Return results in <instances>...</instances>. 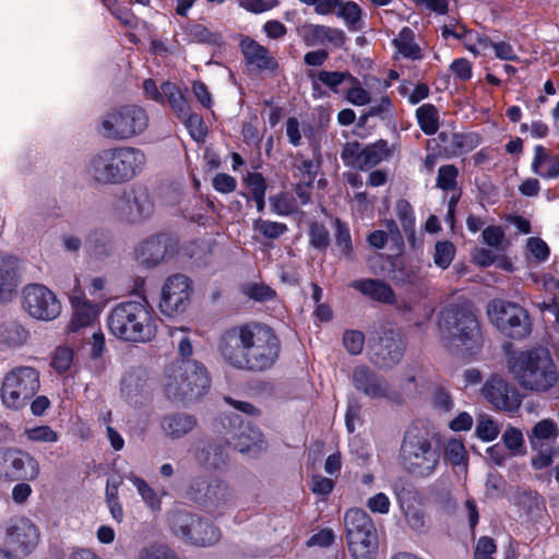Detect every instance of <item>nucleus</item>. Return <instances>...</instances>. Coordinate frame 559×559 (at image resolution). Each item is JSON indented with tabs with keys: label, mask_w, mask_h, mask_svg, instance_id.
<instances>
[{
	"label": "nucleus",
	"mask_w": 559,
	"mask_h": 559,
	"mask_svg": "<svg viewBox=\"0 0 559 559\" xmlns=\"http://www.w3.org/2000/svg\"><path fill=\"white\" fill-rule=\"evenodd\" d=\"M217 350L229 367L248 372H264L277 361L281 340L273 328L249 321L224 329L217 338Z\"/></svg>",
	"instance_id": "nucleus-1"
},
{
	"label": "nucleus",
	"mask_w": 559,
	"mask_h": 559,
	"mask_svg": "<svg viewBox=\"0 0 559 559\" xmlns=\"http://www.w3.org/2000/svg\"><path fill=\"white\" fill-rule=\"evenodd\" d=\"M508 371L523 390L537 395H559V368L548 349L534 347L513 354Z\"/></svg>",
	"instance_id": "nucleus-2"
},
{
	"label": "nucleus",
	"mask_w": 559,
	"mask_h": 559,
	"mask_svg": "<svg viewBox=\"0 0 559 559\" xmlns=\"http://www.w3.org/2000/svg\"><path fill=\"white\" fill-rule=\"evenodd\" d=\"M439 329L447 345L463 357H473L483 348L481 324L468 302L447 306L440 312Z\"/></svg>",
	"instance_id": "nucleus-3"
},
{
	"label": "nucleus",
	"mask_w": 559,
	"mask_h": 559,
	"mask_svg": "<svg viewBox=\"0 0 559 559\" xmlns=\"http://www.w3.org/2000/svg\"><path fill=\"white\" fill-rule=\"evenodd\" d=\"M157 317L143 300H128L117 304L107 319L110 333L117 338L131 343H148L157 334Z\"/></svg>",
	"instance_id": "nucleus-4"
},
{
	"label": "nucleus",
	"mask_w": 559,
	"mask_h": 559,
	"mask_svg": "<svg viewBox=\"0 0 559 559\" xmlns=\"http://www.w3.org/2000/svg\"><path fill=\"white\" fill-rule=\"evenodd\" d=\"M145 163L144 153L135 147L105 148L88 162L87 173L97 182L116 185L131 180Z\"/></svg>",
	"instance_id": "nucleus-5"
},
{
	"label": "nucleus",
	"mask_w": 559,
	"mask_h": 559,
	"mask_svg": "<svg viewBox=\"0 0 559 559\" xmlns=\"http://www.w3.org/2000/svg\"><path fill=\"white\" fill-rule=\"evenodd\" d=\"M206 368L195 360L171 364L165 373L163 388L167 399L182 402L201 396L210 388Z\"/></svg>",
	"instance_id": "nucleus-6"
},
{
	"label": "nucleus",
	"mask_w": 559,
	"mask_h": 559,
	"mask_svg": "<svg viewBox=\"0 0 559 559\" xmlns=\"http://www.w3.org/2000/svg\"><path fill=\"white\" fill-rule=\"evenodd\" d=\"M401 462L416 477H428L435 473L440 462V451L433 447L426 429L418 425L407 428L401 444Z\"/></svg>",
	"instance_id": "nucleus-7"
},
{
	"label": "nucleus",
	"mask_w": 559,
	"mask_h": 559,
	"mask_svg": "<svg viewBox=\"0 0 559 559\" xmlns=\"http://www.w3.org/2000/svg\"><path fill=\"white\" fill-rule=\"evenodd\" d=\"M150 126L146 109L138 104L109 108L99 118L98 134L109 141H127L143 134Z\"/></svg>",
	"instance_id": "nucleus-8"
},
{
	"label": "nucleus",
	"mask_w": 559,
	"mask_h": 559,
	"mask_svg": "<svg viewBox=\"0 0 559 559\" xmlns=\"http://www.w3.org/2000/svg\"><path fill=\"white\" fill-rule=\"evenodd\" d=\"M39 389V371L31 366H17L4 374L0 397L7 408L19 411L26 406Z\"/></svg>",
	"instance_id": "nucleus-9"
},
{
	"label": "nucleus",
	"mask_w": 559,
	"mask_h": 559,
	"mask_svg": "<svg viewBox=\"0 0 559 559\" xmlns=\"http://www.w3.org/2000/svg\"><path fill=\"white\" fill-rule=\"evenodd\" d=\"M488 317L501 333L512 340H524L532 332L530 313L519 304L492 300L488 305Z\"/></svg>",
	"instance_id": "nucleus-10"
},
{
	"label": "nucleus",
	"mask_w": 559,
	"mask_h": 559,
	"mask_svg": "<svg viewBox=\"0 0 559 559\" xmlns=\"http://www.w3.org/2000/svg\"><path fill=\"white\" fill-rule=\"evenodd\" d=\"M558 437L559 426L551 418L537 421L532 429L527 431L531 449L535 452L531 459L533 468L544 469L552 464Z\"/></svg>",
	"instance_id": "nucleus-11"
},
{
	"label": "nucleus",
	"mask_w": 559,
	"mask_h": 559,
	"mask_svg": "<svg viewBox=\"0 0 559 559\" xmlns=\"http://www.w3.org/2000/svg\"><path fill=\"white\" fill-rule=\"evenodd\" d=\"M485 400L496 409L514 415L523 402L519 389L500 374L490 376L481 388Z\"/></svg>",
	"instance_id": "nucleus-12"
},
{
	"label": "nucleus",
	"mask_w": 559,
	"mask_h": 559,
	"mask_svg": "<svg viewBox=\"0 0 559 559\" xmlns=\"http://www.w3.org/2000/svg\"><path fill=\"white\" fill-rule=\"evenodd\" d=\"M391 156L392 148L388 141L382 139L366 146L359 142H348L341 154L346 166L359 170L370 169Z\"/></svg>",
	"instance_id": "nucleus-13"
},
{
	"label": "nucleus",
	"mask_w": 559,
	"mask_h": 559,
	"mask_svg": "<svg viewBox=\"0 0 559 559\" xmlns=\"http://www.w3.org/2000/svg\"><path fill=\"white\" fill-rule=\"evenodd\" d=\"M39 463L20 449L0 451V478L9 480H34L39 475Z\"/></svg>",
	"instance_id": "nucleus-14"
},
{
	"label": "nucleus",
	"mask_w": 559,
	"mask_h": 559,
	"mask_svg": "<svg viewBox=\"0 0 559 559\" xmlns=\"http://www.w3.org/2000/svg\"><path fill=\"white\" fill-rule=\"evenodd\" d=\"M23 307L31 317L45 321L56 319L61 312V304L56 295L40 284L24 287Z\"/></svg>",
	"instance_id": "nucleus-15"
},
{
	"label": "nucleus",
	"mask_w": 559,
	"mask_h": 559,
	"mask_svg": "<svg viewBox=\"0 0 559 559\" xmlns=\"http://www.w3.org/2000/svg\"><path fill=\"white\" fill-rule=\"evenodd\" d=\"M192 294V283L183 274H175L167 278L162 289L160 311L168 317L183 312Z\"/></svg>",
	"instance_id": "nucleus-16"
},
{
	"label": "nucleus",
	"mask_w": 559,
	"mask_h": 559,
	"mask_svg": "<svg viewBox=\"0 0 559 559\" xmlns=\"http://www.w3.org/2000/svg\"><path fill=\"white\" fill-rule=\"evenodd\" d=\"M354 385L371 399H385L395 403L401 402V394L392 390L389 383L379 378L366 366L357 367L353 373Z\"/></svg>",
	"instance_id": "nucleus-17"
},
{
	"label": "nucleus",
	"mask_w": 559,
	"mask_h": 559,
	"mask_svg": "<svg viewBox=\"0 0 559 559\" xmlns=\"http://www.w3.org/2000/svg\"><path fill=\"white\" fill-rule=\"evenodd\" d=\"M121 219L136 223L153 214L154 205L146 189H133L121 198L116 205Z\"/></svg>",
	"instance_id": "nucleus-18"
},
{
	"label": "nucleus",
	"mask_w": 559,
	"mask_h": 559,
	"mask_svg": "<svg viewBox=\"0 0 559 559\" xmlns=\"http://www.w3.org/2000/svg\"><path fill=\"white\" fill-rule=\"evenodd\" d=\"M4 542L12 551L26 556L37 547L39 532L29 520L19 519L8 527Z\"/></svg>",
	"instance_id": "nucleus-19"
},
{
	"label": "nucleus",
	"mask_w": 559,
	"mask_h": 559,
	"mask_svg": "<svg viewBox=\"0 0 559 559\" xmlns=\"http://www.w3.org/2000/svg\"><path fill=\"white\" fill-rule=\"evenodd\" d=\"M404 344L399 333L385 331L373 347V362L381 368L396 365L404 355Z\"/></svg>",
	"instance_id": "nucleus-20"
},
{
	"label": "nucleus",
	"mask_w": 559,
	"mask_h": 559,
	"mask_svg": "<svg viewBox=\"0 0 559 559\" xmlns=\"http://www.w3.org/2000/svg\"><path fill=\"white\" fill-rule=\"evenodd\" d=\"M73 308L72 318L68 325L69 333H76L81 329L92 326L97 320L99 310L88 301L79 285H75L73 294L70 296Z\"/></svg>",
	"instance_id": "nucleus-21"
},
{
	"label": "nucleus",
	"mask_w": 559,
	"mask_h": 559,
	"mask_svg": "<svg viewBox=\"0 0 559 559\" xmlns=\"http://www.w3.org/2000/svg\"><path fill=\"white\" fill-rule=\"evenodd\" d=\"M175 532L176 534H181L192 545L200 547L211 546L219 537L218 530L213 524L192 516L186 525L175 527Z\"/></svg>",
	"instance_id": "nucleus-22"
},
{
	"label": "nucleus",
	"mask_w": 559,
	"mask_h": 559,
	"mask_svg": "<svg viewBox=\"0 0 559 559\" xmlns=\"http://www.w3.org/2000/svg\"><path fill=\"white\" fill-rule=\"evenodd\" d=\"M441 143V152L445 157H455L473 151L480 144V136L477 133H457L442 131L438 134Z\"/></svg>",
	"instance_id": "nucleus-23"
},
{
	"label": "nucleus",
	"mask_w": 559,
	"mask_h": 559,
	"mask_svg": "<svg viewBox=\"0 0 559 559\" xmlns=\"http://www.w3.org/2000/svg\"><path fill=\"white\" fill-rule=\"evenodd\" d=\"M240 49L245 61L260 71H275L278 68L277 60L270 55L269 49L257 40L245 37L240 41Z\"/></svg>",
	"instance_id": "nucleus-24"
},
{
	"label": "nucleus",
	"mask_w": 559,
	"mask_h": 559,
	"mask_svg": "<svg viewBox=\"0 0 559 559\" xmlns=\"http://www.w3.org/2000/svg\"><path fill=\"white\" fill-rule=\"evenodd\" d=\"M170 250H173L170 238L164 235L154 236L140 245L138 259L147 267L155 266L165 259Z\"/></svg>",
	"instance_id": "nucleus-25"
},
{
	"label": "nucleus",
	"mask_w": 559,
	"mask_h": 559,
	"mask_svg": "<svg viewBox=\"0 0 559 559\" xmlns=\"http://www.w3.org/2000/svg\"><path fill=\"white\" fill-rule=\"evenodd\" d=\"M28 338L29 331L20 320L12 317L0 319V350L22 347Z\"/></svg>",
	"instance_id": "nucleus-26"
},
{
	"label": "nucleus",
	"mask_w": 559,
	"mask_h": 559,
	"mask_svg": "<svg viewBox=\"0 0 559 559\" xmlns=\"http://www.w3.org/2000/svg\"><path fill=\"white\" fill-rule=\"evenodd\" d=\"M350 286L371 300L389 305L396 301L393 288L384 281L362 278L354 281Z\"/></svg>",
	"instance_id": "nucleus-27"
},
{
	"label": "nucleus",
	"mask_w": 559,
	"mask_h": 559,
	"mask_svg": "<svg viewBox=\"0 0 559 559\" xmlns=\"http://www.w3.org/2000/svg\"><path fill=\"white\" fill-rule=\"evenodd\" d=\"M532 171L543 179L559 177V155L552 154L549 148L538 144L534 147Z\"/></svg>",
	"instance_id": "nucleus-28"
},
{
	"label": "nucleus",
	"mask_w": 559,
	"mask_h": 559,
	"mask_svg": "<svg viewBox=\"0 0 559 559\" xmlns=\"http://www.w3.org/2000/svg\"><path fill=\"white\" fill-rule=\"evenodd\" d=\"M349 552L354 559H373L378 551V534L377 530L370 533H359L357 535L346 537Z\"/></svg>",
	"instance_id": "nucleus-29"
},
{
	"label": "nucleus",
	"mask_w": 559,
	"mask_h": 559,
	"mask_svg": "<svg viewBox=\"0 0 559 559\" xmlns=\"http://www.w3.org/2000/svg\"><path fill=\"white\" fill-rule=\"evenodd\" d=\"M197 426L194 416L186 413H171L160 420L163 432L171 439H180L191 432Z\"/></svg>",
	"instance_id": "nucleus-30"
},
{
	"label": "nucleus",
	"mask_w": 559,
	"mask_h": 559,
	"mask_svg": "<svg viewBox=\"0 0 559 559\" xmlns=\"http://www.w3.org/2000/svg\"><path fill=\"white\" fill-rule=\"evenodd\" d=\"M392 45L396 51L405 59L417 61L424 58V51L419 44L416 41L415 32L404 26L392 40Z\"/></svg>",
	"instance_id": "nucleus-31"
},
{
	"label": "nucleus",
	"mask_w": 559,
	"mask_h": 559,
	"mask_svg": "<svg viewBox=\"0 0 559 559\" xmlns=\"http://www.w3.org/2000/svg\"><path fill=\"white\" fill-rule=\"evenodd\" d=\"M234 449L241 453H260L266 449L263 433L258 428L246 427L237 437L230 441Z\"/></svg>",
	"instance_id": "nucleus-32"
},
{
	"label": "nucleus",
	"mask_w": 559,
	"mask_h": 559,
	"mask_svg": "<svg viewBox=\"0 0 559 559\" xmlns=\"http://www.w3.org/2000/svg\"><path fill=\"white\" fill-rule=\"evenodd\" d=\"M344 526L346 537L357 535L359 533H370L371 530H376L373 521L369 514L359 508H353L345 512Z\"/></svg>",
	"instance_id": "nucleus-33"
},
{
	"label": "nucleus",
	"mask_w": 559,
	"mask_h": 559,
	"mask_svg": "<svg viewBox=\"0 0 559 559\" xmlns=\"http://www.w3.org/2000/svg\"><path fill=\"white\" fill-rule=\"evenodd\" d=\"M160 95L162 97L159 103H168L178 117L187 116L190 109L188 102L180 88L175 83L164 82L160 85Z\"/></svg>",
	"instance_id": "nucleus-34"
},
{
	"label": "nucleus",
	"mask_w": 559,
	"mask_h": 559,
	"mask_svg": "<svg viewBox=\"0 0 559 559\" xmlns=\"http://www.w3.org/2000/svg\"><path fill=\"white\" fill-rule=\"evenodd\" d=\"M321 167L320 154L312 158H306L301 154H297L294 163L293 175L298 181H307L313 183Z\"/></svg>",
	"instance_id": "nucleus-35"
},
{
	"label": "nucleus",
	"mask_w": 559,
	"mask_h": 559,
	"mask_svg": "<svg viewBox=\"0 0 559 559\" xmlns=\"http://www.w3.org/2000/svg\"><path fill=\"white\" fill-rule=\"evenodd\" d=\"M308 78L311 80L313 88H317L318 82L329 87L333 93H338V87L344 82L349 81L352 73L348 71H308Z\"/></svg>",
	"instance_id": "nucleus-36"
},
{
	"label": "nucleus",
	"mask_w": 559,
	"mask_h": 559,
	"mask_svg": "<svg viewBox=\"0 0 559 559\" xmlns=\"http://www.w3.org/2000/svg\"><path fill=\"white\" fill-rule=\"evenodd\" d=\"M19 286L16 267L8 262L0 266V304H5L14 297Z\"/></svg>",
	"instance_id": "nucleus-37"
},
{
	"label": "nucleus",
	"mask_w": 559,
	"mask_h": 559,
	"mask_svg": "<svg viewBox=\"0 0 559 559\" xmlns=\"http://www.w3.org/2000/svg\"><path fill=\"white\" fill-rule=\"evenodd\" d=\"M415 116L420 130L427 135L437 133L440 127V116L438 108L432 104H423L419 106Z\"/></svg>",
	"instance_id": "nucleus-38"
},
{
	"label": "nucleus",
	"mask_w": 559,
	"mask_h": 559,
	"mask_svg": "<svg viewBox=\"0 0 559 559\" xmlns=\"http://www.w3.org/2000/svg\"><path fill=\"white\" fill-rule=\"evenodd\" d=\"M459 168L453 164L440 166L436 178V188L444 192L459 190Z\"/></svg>",
	"instance_id": "nucleus-39"
},
{
	"label": "nucleus",
	"mask_w": 559,
	"mask_h": 559,
	"mask_svg": "<svg viewBox=\"0 0 559 559\" xmlns=\"http://www.w3.org/2000/svg\"><path fill=\"white\" fill-rule=\"evenodd\" d=\"M405 521L411 530L424 534L428 531V519L425 508L420 504H408L404 510Z\"/></svg>",
	"instance_id": "nucleus-40"
},
{
	"label": "nucleus",
	"mask_w": 559,
	"mask_h": 559,
	"mask_svg": "<svg viewBox=\"0 0 559 559\" xmlns=\"http://www.w3.org/2000/svg\"><path fill=\"white\" fill-rule=\"evenodd\" d=\"M337 16L342 17L350 31H358L361 22V9L354 1L343 2L336 5Z\"/></svg>",
	"instance_id": "nucleus-41"
},
{
	"label": "nucleus",
	"mask_w": 559,
	"mask_h": 559,
	"mask_svg": "<svg viewBox=\"0 0 559 559\" xmlns=\"http://www.w3.org/2000/svg\"><path fill=\"white\" fill-rule=\"evenodd\" d=\"M269 201L272 212L280 216H289L298 211L297 201L290 193H277L270 197Z\"/></svg>",
	"instance_id": "nucleus-42"
},
{
	"label": "nucleus",
	"mask_w": 559,
	"mask_h": 559,
	"mask_svg": "<svg viewBox=\"0 0 559 559\" xmlns=\"http://www.w3.org/2000/svg\"><path fill=\"white\" fill-rule=\"evenodd\" d=\"M253 229L263 238L275 240L283 236L288 230V227L285 223L258 218L253 221Z\"/></svg>",
	"instance_id": "nucleus-43"
},
{
	"label": "nucleus",
	"mask_w": 559,
	"mask_h": 559,
	"mask_svg": "<svg viewBox=\"0 0 559 559\" xmlns=\"http://www.w3.org/2000/svg\"><path fill=\"white\" fill-rule=\"evenodd\" d=\"M348 84L350 85L345 94L346 99L354 106H365L370 104L371 94L362 87L358 78L352 74Z\"/></svg>",
	"instance_id": "nucleus-44"
},
{
	"label": "nucleus",
	"mask_w": 559,
	"mask_h": 559,
	"mask_svg": "<svg viewBox=\"0 0 559 559\" xmlns=\"http://www.w3.org/2000/svg\"><path fill=\"white\" fill-rule=\"evenodd\" d=\"M455 253V246L451 241H438L435 246L433 262L441 270H445L454 260Z\"/></svg>",
	"instance_id": "nucleus-45"
},
{
	"label": "nucleus",
	"mask_w": 559,
	"mask_h": 559,
	"mask_svg": "<svg viewBox=\"0 0 559 559\" xmlns=\"http://www.w3.org/2000/svg\"><path fill=\"white\" fill-rule=\"evenodd\" d=\"M309 243L319 250H325L330 245V234L328 228L319 222L309 223Z\"/></svg>",
	"instance_id": "nucleus-46"
},
{
	"label": "nucleus",
	"mask_w": 559,
	"mask_h": 559,
	"mask_svg": "<svg viewBox=\"0 0 559 559\" xmlns=\"http://www.w3.org/2000/svg\"><path fill=\"white\" fill-rule=\"evenodd\" d=\"M24 435L32 442L55 443L59 440L58 432L46 425L27 428Z\"/></svg>",
	"instance_id": "nucleus-47"
},
{
	"label": "nucleus",
	"mask_w": 559,
	"mask_h": 559,
	"mask_svg": "<svg viewBox=\"0 0 559 559\" xmlns=\"http://www.w3.org/2000/svg\"><path fill=\"white\" fill-rule=\"evenodd\" d=\"M396 215L405 234H414L415 215L408 201L402 199L396 202Z\"/></svg>",
	"instance_id": "nucleus-48"
},
{
	"label": "nucleus",
	"mask_w": 559,
	"mask_h": 559,
	"mask_svg": "<svg viewBox=\"0 0 559 559\" xmlns=\"http://www.w3.org/2000/svg\"><path fill=\"white\" fill-rule=\"evenodd\" d=\"M335 241L341 252L350 258L353 252L352 237L348 227L340 218H335Z\"/></svg>",
	"instance_id": "nucleus-49"
},
{
	"label": "nucleus",
	"mask_w": 559,
	"mask_h": 559,
	"mask_svg": "<svg viewBox=\"0 0 559 559\" xmlns=\"http://www.w3.org/2000/svg\"><path fill=\"white\" fill-rule=\"evenodd\" d=\"M132 483L138 489L139 493L145 501V503L153 510H158L160 508V499L153 488H151L147 483L140 477H132Z\"/></svg>",
	"instance_id": "nucleus-50"
},
{
	"label": "nucleus",
	"mask_w": 559,
	"mask_h": 559,
	"mask_svg": "<svg viewBox=\"0 0 559 559\" xmlns=\"http://www.w3.org/2000/svg\"><path fill=\"white\" fill-rule=\"evenodd\" d=\"M299 34L308 47L323 45L324 25L306 24L301 26Z\"/></svg>",
	"instance_id": "nucleus-51"
},
{
	"label": "nucleus",
	"mask_w": 559,
	"mask_h": 559,
	"mask_svg": "<svg viewBox=\"0 0 559 559\" xmlns=\"http://www.w3.org/2000/svg\"><path fill=\"white\" fill-rule=\"evenodd\" d=\"M205 497L212 502L225 503L233 498V492L225 483L216 480L207 486Z\"/></svg>",
	"instance_id": "nucleus-52"
},
{
	"label": "nucleus",
	"mask_w": 559,
	"mask_h": 559,
	"mask_svg": "<svg viewBox=\"0 0 559 559\" xmlns=\"http://www.w3.org/2000/svg\"><path fill=\"white\" fill-rule=\"evenodd\" d=\"M73 360V352L68 347H57L52 359L51 367L59 373H63L71 367Z\"/></svg>",
	"instance_id": "nucleus-53"
},
{
	"label": "nucleus",
	"mask_w": 559,
	"mask_h": 559,
	"mask_svg": "<svg viewBox=\"0 0 559 559\" xmlns=\"http://www.w3.org/2000/svg\"><path fill=\"white\" fill-rule=\"evenodd\" d=\"M445 459L453 465H461L466 460V450L462 441L450 440L444 450Z\"/></svg>",
	"instance_id": "nucleus-54"
},
{
	"label": "nucleus",
	"mask_w": 559,
	"mask_h": 559,
	"mask_svg": "<svg viewBox=\"0 0 559 559\" xmlns=\"http://www.w3.org/2000/svg\"><path fill=\"white\" fill-rule=\"evenodd\" d=\"M504 445L513 453H522L524 447L523 433L520 429L509 427L502 435Z\"/></svg>",
	"instance_id": "nucleus-55"
},
{
	"label": "nucleus",
	"mask_w": 559,
	"mask_h": 559,
	"mask_svg": "<svg viewBox=\"0 0 559 559\" xmlns=\"http://www.w3.org/2000/svg\"><path fill=\"white\" fill-rule=\"evenodd\" d=\"M343 343L348 353L352 355H358L364 348L365 335L362 332L356 330L345 331Z\"/></svg>",
	"instance_id": "nucleus-56"
},
{
	"label": "nucleus",
	"mask_w": 559,
	"mask_h": 559,
	"mask_svg": "<svg viewBox=\"0 0 559 559\" xmlns=\"http://www.w3.org/2000/svg\"><path fill=\"white\" fill-rule=\"evenodd\" d=\"M243 183L249 190L251 197L265 195L266 181L260 173H248L243 179Z\"/></svg>",
	"instance_id": "nucleus-57"
},
{
	"label": "nucleus",
	"mask_w": 559,
	"mask_h": 559,
	"mask_svg": "<svg viewBox=\"0 0 559 559\" xmlns=\"http://www.w3.org/2000/svg\"><path fill=\"white\" fill-rule=\"evenodd\" d=\"M499 432L500 430L498 424L491 418H484L479 420L476 427V435L483 441L495 440L498 437Z\"/></svg>",
	"instance_id": "nucleus-58"
},
{
	"label": "nucleus",
	"mask_w": 559,
	"mask_h": 559,
	"mask_svg": "<svg viewBox=\"0 0 559 559\" xmlns=\"http://www.w3.org/2000/svg\"><path fill=\"white\" fill-rule=\"evenodd\" d=\"M497 551V545L493 538L483 536L477 540L474 559H492V555Z\"/></svg>",
	"instance_id": "nucleus-59"
},
{
	"label": "nucleus",
	"mask_w": 559,
	"mask_h": 559,
	"mask_svg": "<svg viewBox=\"0 0 559 559\" xmlns=\"http://www.w3.org/2000/svg\"><path fill=\"white\" fill-rule=\"evenodd\" d=\"M526 247L530 250L531 254L538 262L546 261L549 257V253H550L549 247L542 238H538V237L528 238Z\"/></svg>",
	"instance_id": "nucleus-60"
},
{
	"label": "nucleus",
	"mask_w": 559,
	"mask_h": 559,
	"mask_svg": "<svg viewBox=\"0 0 559 559\" xmlns=\"http://www.w3.org/2000/svg\"><path fill=\"white\" fill-rule=\"evenodd\" d=\"M213 188L219 193H231L237 188V180L225 173L217 174L212 181Z\"/></svg>",
	"instance_id": "nucleus-61"
},
{
	"label": "nucleus",
	"mask_w": 559,
	"mask_h": 559,
	"mask_svg": "<svg viewBox=\"0 0 559 559\" xmlns=\"http://www.w3.org/2000/svg\"><path fill=\"white\" fill-rule=\"evenodd\" d=\"M450 70L454 74V76L461 81H468L473 74V67L469 60L466 58H459L453 60L450 66Z\"/></svg>",
	"instance_id": "nucleus-62"
},
{
	"label": "nucleus",
	"mask_w": 559,
	"mask_h": 559,
	"mask_svg": "<svg viewBox=\"0 0 559 559\" xmlns=\"http://www.w3.org/2000/svg\"><path fill=\"white\" fill-rule=\"evenodd\" d=\"M140 559H175V556L168 547L153 545L142 550Z\"/></svg>",
	"instance_id": "nucleus-63"
},
{
	"label": "nucleus",
	"mask_w": 559,
	"mask_h": 559,
	"mask_svg": "<svg viewBox=\"0 0 559 559\" xmlns=\"http://www.w3.org/2000/svg\"><path fill=\"white\" fill-rule=\"evenodd\" d=\"M390 506L391 502L383 492L370 497L367 501L368 509L373 513L386 514L390 511Z\"/></svg>",
	"instance_id": "nucleus-64"
}]
</instances>
